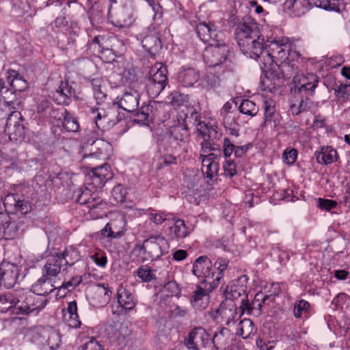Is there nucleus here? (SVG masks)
<instances>
[{"label":"nucleus","instance_id":"nucleus-37","mask_svg":"<svg viewBox=\"0 0 350 350\" xmlns=\"http://www.w3.org/2000/svg\"><path fill=\"white\" fill-rule=\"evenodd\" d=\"M200 78V75L194 68H188L181 70L178 75V81L185 87H191Z\"/></svg>","mask_w":350,"mask_h":350},{"label":"nucleus","instance_id":"nucleus-8","mask_svg":"<svg viewBox=\"0 0 350 350\" xmlns=\"http://www.w3.org/2000/svg\"><path fill=\"white\" fill-rule=\"evenodd\" d=\"M85 149V153L83 156V159H95L105 161L109 156L111 145L105 140L101 139H93V137H91V139H88Z\"/></svg>","mask_w":350,"mask_h":350},{"label":"nucleus","instance_id":"nucleus-36","mask_svg":"<svg viewBox=\"0 0 350 350\" xmlns=\"http://www.w3.org/2000/svg\"><path fill=\"white\" fill-rule=\"evenodd\" d=\"M214 43L208 44L204 55V61L209 67H215L219 65V44L214 38Z\"/></svg>","mask_w":350,"mask_h":350},{"label":"nucleus","instance_id":"nucleus-26","mask_svg":"<svg viewBox=\"0 0 350 350\" xmlns=\"http://www.w3.org/2000/svg\"><path fill=\"white\" fill-rule=\"evenodd\" d=\"M217 159L214 153L208 154L202 161V172L210 180H217L219 163L215 159Z\"/></svg>","mask_w":350,"mask_h":350},{"label":"nucleus","instance_id":"nucleus-33","mask_svg":"<svg viewBox=\"0 0 350 350\" xmlns=\"http://www.w3.org/2000/svg\"><path fill=\"white\" fill-rule=\"evenodd\" d=\"M57 118L61 120L62 126L69 132H77L79 129V124L77 119L74 117L67 109H60Z\"/></svg>","mask_w":350,"mask_h":350},{"label":"nucleus","instance_id":"nucleus-41","mask_svg":"<svg viewBox=\"0 0 350 350\" xmlns=\"http://www.w3.org/2000/svg\"><path fill=\"white\" fill-rule=\"evenodd\" d=\"M153 109L154 106L152 105L142 106L140 109L135 114V121L142 124H148L154 118Z\"/></svg>","mask_w":350,"mask_h":350},{"label":"nucleus","instance_id":"nucleus-42","mask_svg":"<svg viewBox=\"0 0 350 350\" xmlns=\"http://www.w3.org/2000/svg\"><path fill=\"white\" fill-rule=\"evenodd\" d=\"M173 138L181 142H186L190 136V133L185 121L174 125L171 130Z\"/></svg>","mask_w":350,"mask_h":350},{"label":"nucleus","instance_id":"nucleus-28","mask_svg":"<svg viewBox=\"0 0 350 350\" xmlns=\"http://www.w3.org/2000/svg\"><path fill=\"white\" fill-rule=\"evenodd\" d=\"M53 279L42 274L31 287V291L34 294L46 297L49 293L57 289L53 283Z\"/></svg>","mask_w":350,"mask_h":350},{"label":"nucleus","instance_id":"nucleus-11","mask_svg":"<svg viewBox=\"0 0 350 350\" xmlns=\"http://www.w3.org/2000/svg\"><path fill=\"white\" fill-rule=\"evenodd\" d=\"M19 276V267L16 264L3 261L0 264V288L13 287Z\"/></svg>","mask_w":350,"mask_h":350},{"label":"nucleus","instance_id":"nucleus-57","mask_svg":"<svg viewBox=\"0 0 350 350\" xmlns=\"http://www.w3.org/2000/svg\"><path fill=\"white\" fill-rule=\"evenodd\" d=\"M103 5L99 3H94L92 5L88 12V18L91 22L98 21L103 15Z\"/></svg>","mask_w":350,"mask_h":350},{"label":"nucleus","instance_id":"nucleus-39","mask_svg":"<svg viewBox=\"0 0 350 350\" xmlns=\"http://www.w3.org/2000/svg\"><path fill=\"white\" fill-rule=\"evenodd\" d=\"M83 281L81 275H76L68 281H64L62 284L57 288L56 297H63L68 292H71L78 286Z\"/></svg>","mask_w":350,"mask_h":350},{"label":"nucleus","instance_id":"nucleus-56","mask_svg":"<svg viewBox=\"0 0 350 350\" xmlns=\"http://www.w3.org/2000/svg\"><path fill=\"white\" fill-rule=\"evenodd\" d=\"M135 273H136L142 282H150L155 279L153 269L148 265H141L136 271H135Z\"/></svg>","mask_w":350,"mask_h":350},{"label":"nucleus","instance_id":"nucleus-63","mask_svg":"<svg viewBox=\"0 0 350 350\" xmlns=\"http://www.w3.org/2000/svg\"><path fill=\"white\" fill-rule=\"evenodd\" d=\"M126 191L121 185L115 186L111 191V196L116 202H122L126 198Z\"/></svg>","mask_w":350,"mask_h":350},{"label":"nucleus","instance_id":"nucleus-14","mask_svg":"<svg viewBox=\"0 0 350 350\" xmlns=\"http://www.w3.org/2000/svg\"><path fill=\"white\" fill-rule=\"evenodd\" d=\"M14 311L16 314H28L32 312L31 306L33 304V293L24 292L23 290L14 291Z\"/></svg>","mask_w":350,"mask_h":350},{"label":"nucleus","instance_id":"nucleus-49","mask_svg":"<svg viewBox=\"0 0 350 350\" xmlns=\"http://www.w3.org/2000/svg\"><path fill=\"white\" fill-rule=\"evenodd\" d=\"M196 31L200 39L208 44L211 42L212 33H215V36H217V30L213 29L205 23H199L196 26Z\"/></svg>","mask_w":350,"mask_h":350},{"label":"nucleus","instance_id":"nucleus-31","mask_svg":"<svg viewBox=\"0 0 350 350\" xmlns=\"http://www.w3.org/2000/svg\"><path fill=\"white\" fill-rule=\"evenodd\" d=\"M142 44L151 56H155L162 49V42L159 33L146 36L142 40Z\"/></svg>","mask_w":350,"mask_h":350},{"label":"nucleus","instance_id":"nucleus-38","mask_svg":"<svg viewBox=\"0 0 350 350\" xmlns=\"http://www.w3.org/2000/svg\"><path fill=\"white\" fill-rule=\"evenodd\" d=\"M64 265L72 266L80 259L79 252L73 246H68L62 252L56 253Z\"/></svg>","mask_w":350,"mask_h":350},{"label":"nucleus","instance_id":"nucleus-21","mask_svg":"<svg viewBox=\"0 0 350 350\" xmlns=\"http://www.w3.org/2000/svg\"><path fill=\"white\" fill-rule=\"evenodd\" d=\"M92 172L91 182L97 187L102 188L108 180L113 178L111 167L107 163L92 167Z\"/></svg>","mask_w":350,"mask_h":350},{"label":"nucleus","instance_id":"nucleus-30","mask_svg":"<svg viewBox=\"0 0 350 350\" xmlns=\"http://www.w3.org/2000/svg\"><path fill=\"white\" fill-rule=\"evenodd\" d=\"M314 157L319 164L327 165L337 160L338 153L332 146H322L315 151Z\"/></svg>","mask_w":350,"mask_h":350},{"label":"nucleus","instance_id":"nucleus-6","mask_svg":"<svg viewBox=\"0 0 350 350\" xmlns=\"http://www.w3.org/2000/svg\"><path fill=\"white\" fill-rule=\"evenodd\" d=\"M260 33L259 25L250 16H245L241 19L234 29V38L237 42H241L242 46H246L247 38H254Z\"/></svg>","mask_w":350,"mask_h":350},{"label":"nucleus","instance_id":"nucleus-19","mask_svg":"<svg viewBox=\"0 0 350 350\" xmlns=\"http://www.w3.org/2000/svg\"><path fill=\"white\" fill-rule=\"evenodd\" d=\"M18 224L12 221L6 213L0 212V240L12 239L18 233Z\"/></svg>","mask_w":350,"mask_h":350},{"label":"nucleus","instance_id":"nucleus-24","mask_svg":"<svg viewBox=\"0 0 350 350\" xmlns=\"http://www.w3.org/2000/svg\"><path fill=\"white\" fill-rule=\"evenodd\" d=\"M40 341L42 345H47L51 349L54 350L59 347L61 343L59 333L51 327H43L39 332Z\"/></svg>","mask_w":350,"mask_h":350},{"label":"nucleus","instance_id":"nucleus-25","mask_svg":"<svg viewBox=\"0 0 350 350\" xmlns=\"http://www.w3.org/2000/svg\"><path fill=\"white\" fill-rule=\"evenodd\" d=\"M134 21L135 18L132 9L122 7L117 11L111 23L118 28H128Z\"/></svg>","mask_w":350,"mask_h":350},{"label":"nucleus","instance_id":"nucleus-2","mask_svg":"<svg viewBox=\"0 0 350 350\" xmlns=\"http://www.w3.org/2000/svg\"><path fill=\"white\" fill-rule=\"evenodd\" d=\"M100 189L101 187H96L91 182L86 183L83 187L75 191L77 202L88 208L92 219L102 217L107 206V203L100 196Z\"/></svg>","mask_w":350,"mask_h":350},{"label":"nucleus","instance_id":"nucleus-62","mask_svg":"<svg viewBox=\"0 0 350 350\" xmlns=\"http://www.w3.org/2000/svg\"><path fill=\"white\" fill-rule=\"evenodd\" d=\"M337 205V202L333 200L324 199L321 198H319L317 199V206L322 211H329L330 210L335 208Z\"/></svg>","mask_w":350,"mask_h":350},{"label":"nucleus","instance_id":"nucleus-9","mask_svg":"<svg viewBox=\"0 0 350 350\" xmlns=\"http://www.w3.org/2000/svg\"><path fill=\"white\" fill-rule=\"evenodd\" d=\"M320 82L319 77L312 73L299 75L295 78L294 87L291 88V93L302 94L306 96H313L316 89Z\"/></svg>","mask_w":350,"mask_h":350},{"label":"nucleus","instance_id":"nucleus-18","mask_svg":"<svg viewBox=\"0 0 350 350\" xmlns=\"http://www.w3.org/2000/svg\"><path fill=\"white\" fill-rule=\"evenodd\" d=\"M117 299L118 310H114L113 307H112L113 314L118 313L119 314L124 312L126 313L127 311L133 310L135 306L136 303L133 295L122 285L119 286L117 291Z\"/></svg>","mask_w":350,"mask_h":350},{"label":"nucleus","instance_id":"nucleus-48","mask_svg":"<svg viewBox=\"0 0 350 350\" xmlns=\"http://www.w3.org/2000/svg\"><path fill=\"white\" fill-rule=\"evenodd\" d=\"M38 113L42 116L51 119H56L59 116V109H55L49 100H42L37 107Z\"/></svg>","mask_w":350,"mask_h":350},{"label":"nucleus","instance_id":"nucleus-10","mask_svg":"<svg viewBox=\"0 0 350 350\" xmlns=\"http://www.w3.org/2000/svg\"><path fill=\"white\" fill-rule=\"evenodd\" d=\"M89 46L90 49L96 51L98 54L103 55L105 53L113 52L115 53L118 52V46L122 47L123 43L116 36L107 38L105 36L98 35L94 37Z\"/></svg>","mask_w":350,"mask_h":350},{"label":"nucleus","instance_id":"nucleus-54","mask_svg":"<svg viewBox=\"0 0 350 350\" xmlns=\"http://www.w3.org/2000/svg\"><path fill=\"white\" fill-rule=\"evenodd\" d=\"M332 90L334 92L336 101L340 103H346L349 100V93L348 92L347 84L340 83L337 85L335 83Z\"/></svg>","mask_w":350,"mask_h":350},{"label":"nucleus","instance_id":"nucleus-55","mask_svg":"<svg viewBox=\"0 0 350 350\" xmlns=\"http://www.w3.org/2000/svg\"><path fill=\"white\" fill-rule=\"evenodd\" d=\"M239 109L241 113L250 117L255 116L259 111L258 107L256 103L248 99L243 100L241 102Z\"/></svg>","mask_w":350,"mask_h":350},{"label":"nucleus","instance_id":"nucleus-59","mask_svg":"<svg viewBox=\"0 0 350 350\" xmlns=\"http://www.w3.org/2000/svg\"><path fill=\"white\" fill-rule=\"evenodd\" d=\"M204 287L197 286L196 291L193 292V295L191 297V301L194 305L200 300H201L206 294L212 292L213 290H208V284H202Z\"/></svg>","mask_w":350,"mask_h":350},{"label":"nucleus","instance_id":"nucleus-51","mask_svg":"<svg viewBox=\"0 0 350 350\" xmlns=\"http://www.w3.org/2000/svg\"><path fill=\"white\" fill-rule=\"evenodd\" d=\"M109 224L114 232L115 238H120L126 230L125 217L124 215H119L114 220L111 221Z\"/></svg>","mask_w":350,"mask_h":350},{"label":"nucleus","instance_id":"nucleus-43","mask_svg":"<svg viewBox=\"0 0 350 350\" xmlns=\"http://www.w3.org/2000/svg\"><path fill=\"white\" fill-rule=\"evenodd\" d=\"M0 96L4 103L12 109L17 108L21 102L20 94L11 88L5 90H1V95Z\"/></svg>","mask_w":350,"mask_h":350},{"label":"nucleus","instance_id":"nucleus-50","mask_svg":"<svg viewBox=\"0 0 350 350\" xmlns=\"http://www.w3.org/2000/svg\"><path fill=\"white\" fill-rule=\"evenodd\" d=\"M310 304L308 301L304 299L297 301L294 304L293 314L296 319H299L302 316L308 318L310 315Z\"/></svg>","mask_w":350,"mask_h":350},{"label":"nucleus","instance_id":"nucleus-23","mask_svg":"<svg viewBox=\"0 0 350 350\" xmlns=\"http://www.w3.org/2000/svg\"><path fill=\"white\" fill-rule=\"evenodd\" d=\"M139 98V94L137 91L126 92L116 103L123 110L132 113L137 109Z\"/></svg>","mask_w":350,"mask_h":350},{"label":"nucleus","instance_id":"nucleus-22","mask_svg":"<svg viewBox=\"0 0 350 350\" xmlns=\"http://www.w3.org/2000/svg\"><path fill=\"white\" fill-rule=\"evenodd\" d=\"M205 340H208V335L205 330L202 327H196L191 331L182 345H184V348L196 350L200 346L205 345Z\"/></svg>","mask_w":350,"mask_h":350},{"label":"nucleus","instance_id":"nucleus-20","mask_svg":"<svg viewBox=\"0 0 350 350\" xmlns=\"http://www.w3.org/2000/svg\"><path fill=\"white\" fill-rule=\"evenodd\" d=\"M281 116L277 111L274 101L267 100L264 102V121L261 126L265 127L271 126L274 128L280 124Z\"/></svg>","mask_w":350,"mask_h":350},{"label":"nucleus","instance_id":"nucleus-40","mask_svg":"<svg viewBox=\"0 0 350 350\" xmlns=\"http://www.w3.org/2000/svg\"><path fill=\"white\" fill-rule=\"evenodd\" d=\"M273 287L274 291L269 295H264L262 292H258L256 294L252 302V305L254 308L260 310L262 306V304L265 303L268 299H271V301H273L275 297L277 296L280 292V286L278 284H273Z\"/></svg>","mask_w":350,"mask_h":350},{"label":"nucleus","instance_id":"nucleus-44","mask_svg":"<svg viewBox=\"0 0 350 350\" xmlns=\"http://www.w3.org/2000/svg\"><path fill=\"white\" fill-rule=\"evenodd\" d=\"M256 329L254 327V323L250 319H244L238 324L237 334L243 339L249 338L254 335Z\"/></svg>","mask_w":350,"mask_h":350},{"label":"nucleus","instance_id":"nucleus-12","mask_svg":"<svg viewBox=\"0 0 350 350\" xmlns=\"http://www.w3.org/2000/svg\"><path fill=\"white\" fill-rule=\"evenodd\" d=\"M110 338L121 349L125 347L131 334V329L128 323H115L110 327Z\"/></svg>","mask_w":350,"mask_h":350},{"label":"nucleus","instance_id":"nucleus-16","mask_svg":"<svg viewBox=\"0 0 350 350\" xmlns=\"http://www.w3.org/2000/svg\"><path fill=\"white\" fill-rule=\"evenodd\" d=\"M246 44V46H242L241 42H237L241 51L250 58L257 59V57H260V55L262 53L263 49L265 48L264 38L261 33L256 35L254 39L247 38Z\"/></svg>","mask_w":350,"mask_h":350},{"label":"nucleus","instance_id":"nucleus-15","mask_svg":"<svg viewBox=\"0 0 350 350\" xmlns=\"http://www.w3.org/2000/svg\"><path fill=\"white\" fill-rule=\"evenodd\" d=\"M298 66L295 62H290L288 61H282L278 65L275 71H272L271 79L273 81H278L281 79L284 80L293 78V83H294L295 78H297L298 75Z\"/></svg>","mask_w":350,"mask_h":350},{"label":"nucleus","instance_id":"nucleus-27","mask_svg":"<svg viewBox=\"0 0 350 350\" xmlns=\"http://www.w3.org/2000/svg\"><path fill=\"white\" fill-rule=\"evenodd\" d=\"M63 266L64 264L57 254H51L42 269V274L53 279L60 273Z\"/></svg>","mask_w":350,"mask_h":350},{"label":"nucleus","instance_id":"nucleus-58","mask_svg":"<svg viewBox=\"0 0 350 350\" xmlns=\"http://www.w3.org/2000/svg\"><path fill=\"white\" fill-rule=\"evenodd\" d=\"M15 208L21 214H27L31 212L34 207V204L31 203L27 199H18L15 202Z\"/></svg>","mask_w":350,"mask_h":350},{"label":"nucleus","instance_id":"nucleus-53","mask_svg":"<svg viewBox=\"0 0 350 350\" xmlns=\"http://www.w3.org/2000/svg\"><path fill=\"white\" fill-rule=\"evenodd\" d=\"M7 83L10 88L21 94V92L26 90L28 88V83L23 77L16 75L12 78L11 76L7 77Z\"/></svg>","mask_w":350,"mask_h":350},{"label":"nucleus","instance_id":"nucleus-7","mask_svg":"<svg viewBox=\"0 0 350 350\" xmlns=\"http://www.w3.org/2000/svg\"><path fill=\"white\" fill-rule=\"evenodd\" d=\"M166 239L160 236H152L144 241L142 245L137 244L133 248V252L139 253H148V257L157 259L165 252Z\"/></svg>","mask_w":350,"mask_h":350},{"label":"nucleus","instance_id":"nucleus-3","mask_svg":"<svg viewBox=\"0 0 350 350\" xmlns=\"http://www.w3.org/2000/svg\"><path fill=\"white\" fill-rule=\"evenodd\" d=\"M167 74V68L160 63L151 67L146 83V91L150 97H157L165 89L168 83Z\"/></svg>","mask_w":350,"mask_h":350},{"label":"nucleus","instance_id":"nucleus-29","mask_svg":"<svg viewBox=\"0 0 350 350\" xmlns=\"http://www.w3.org/2000/svg\"><path fill=\"white\" fill-rule=\"evenodd\" d=\"M173 222V226L169 228V236L172 240L178 241L189 235L191 230L186 226L184 220L174 217Z\"/></svg>","mask_w":350,"mask_h":350},{"label":"nucleus","instance_id":"nucleus-32","mask_svg":"<svg viewBox=\"0 0 350 350\" xmlns=\"http://www.w3.org/2000/svg\"><path fill=\"white\" fill-rule=\"evenodd\" d=\"M293 94L294 96L290 105V111L293 116H298L307 111L308 100L313 96H306L302 94Z\"/></svg>","mask_w":350,"mask_h":350},{"label":"nucleus","instance_id":"nucleus-64","mask_svg":"<svg viewBox=\"0 0 350 350\" xmlns=\"http://www.w3.org/2000/svg\"><path fill=\"white\" fill-rule=\"evenodd\" d=\"M78 350H104L99 342L94 338L80 346Z\"/></svg>","mask_w":350,"mask_h":350},{"label":"nucleus","instance_id":"nucleus-1","mask_svg":"<svg viewBox=\"0 0 350 350\" xmlns=\"http://www.w3.org/2000/svg\"><path fill=\"white\" fill-rule=\"evenodd\" d=\"M247 280V275H241L237 280H233L223 293L225 300L220 303V318L228 327L235 324L237 313L236 312L237 304L234 301L242 295H245Z\"/></svg>","mask_w":350,"mask_h":350},{"label":"nucleus","instance_id":"nucleus-61","mask_svg":"<svg viewBox=\"0 0 350 350\" xmlns=\"http://www.w3.org/2000/svg\"><path fill=\"white\" fill-rule=\"evenodd\" d=\"M177 163V159L172 154H164L157 165V170H160L165 167Z\"/></svg>","mask_w":350,"mask_h":350},{"label":"nucleus","instance_id":"nucleus-4","mask_svg":"<svg viewBox=\"0 0 350 350\" xmlns=\"http://www.w3.org/2000/svg\"><path fill=\"white\" fill-rule=\"evenodd\" d=\"M193 273L198 278H204L202 284H208V290H214L219 284V274L215 276L212 262L206 256H200L194 262Z\"/></svg>","mask_w":350,"mask_h":350},{"label":"nucleus","instance_id":"nucleus-17","mask_svg":"<svg viewBox=\"0 0 350 350\" xmlns=\"http://www.w3.org/2000/svg\"><path fill=\"white\" fill-rule=\"evenodd\" d=\"M22 118L21 113L18 111H12L8 117L5 128L9 132L10 139H14L16 141L18 137H24L25 127L19 122Z\"/></svg>","mask_w":350,"mask_h":350},{"label":"nucleus","instance_id":"nucleus-34","mask_svg":"<svg viewBox=\"0 0 350 350\" xmlns=\"http://www.w3.org/2000/svg\"><path fill=\"white\" fill-rule=\"evenodd\" d=\"M59 96V103L68 105L71 102V98H76L75 90L68 81H61L56 90Z\"/></svg>","mask_w":350,"mask_h":350},{"label":"nucleus","instance_id":"nucleus-52","mask_svg":"<svg viewBox=\"0 0 350 350\" xmlns=\"http://www.w3.org/2000/svg\"><path fill=\"white\" fill-rule=\"evenodd\" d=\"M14 291L6 294H0V312H6L12 308L14 310Z\"/></svg>","mask_w":350,"mask_h":350},{"label":"nucleus","instance_id":"nucleus-35","mask_svg":"<svg viewBox=\"0 0 350 350\" xmlns=\"http://www.w3.org/2000/svg\"><path fill=\"white\" fill-rule=\"evenodd\" d=\"M275 57L271 55V53L267 51H262V53L260 55V57H257L256 59H259L262 63L260 68L263 72L265 73L267 79L271 78L272 71H275L278 64L274 61Z\"/></svg>","mask_w":350,"mask_h":350},{"label":"nucleus","instance_id":"nucleus-13","mask_svg":"<svg viewBox=\"0 0 350 350\" xmlns=\"http://www.w3.org/2000/svg\"><path fill=\"white\" fill-rule=\"evenodd\" d=\"M236 68V57L233 47L220 43V72L232 73Z\"/></svg>","mask_w":350,"mask_h":350},{"label":"nucleus","instance_id":"nucleus-60","mask_svg":"<svg viewBox=\"0 0 350 350\" xmlns=\"http://www.w3.org/2000/svg\"><path fill=\"white\" fill-rule=\"evenodd\" d=\"M33 298L34 301L31 306L32 312H36L37 313L38 311L42 310L46 306L49 300L46 297L34 293Z\"/></svg>","mask_w":350,"mask_h":350},{"label":"nucleus","instance_id":"nucleus-5","mask_svg":"<svg viewBox=\"0 0 350 350\" xmlns=\"http://www.w3.org/2000/svg\"><path fill=\"white\" fill-rule=\"evenodd\" d=\"M196 131L204 139V141L201 143L202 150L206 152L207 150H217V126L208 125V123L204 121L198 119V116H195L194 122Z\"/></svg>","mask_w":350,"mask_h":350},{"label":"nucleus","instance_id":"nucleus-46","mask_svg":"<svg viewBox=\"0 0 350 350\" xmlns=\"http://www.w3.org/2000/svg\"><path fill=\"white\" fill-rule=\"evenodd\" d=\"M286 38H277L267 36V40L265 44V47L267 49V51L271 54L273 56H275L282 47L285 46Z\"/></svg>","mask_w":350,"mask_h":350},{"label":"nucleus","instance_id":"nucleus-47","mask_svg":"<svg viewBox=\"0 0 350 350\" xmlns=\"http://www.w3.org/2000/svg\"><path fill=\"white\" fill-rule=\"evenodd\" d=\"M285 7L288 9H293L295 12L304 13L313 5L310 0H286Z\"/></svg>","mask_w":350,"mask_h":350},{"label":"nucleus","instance_id":"nucleus-45","mask_svg":"<svg viewBox=\"0 0 350 350\" xmlns=\"http://www.w3.org/2000/svg\"><path fill=\"white\" fill-rule=\"evenodd\" d=\"M93 113L96 112V116L94 118V122L96 127L101 130L105 131L109 126L111 118L108 113L103 109H92Z\"/></svg>","mask_w":350,"mask_h":350}]
</instances>
